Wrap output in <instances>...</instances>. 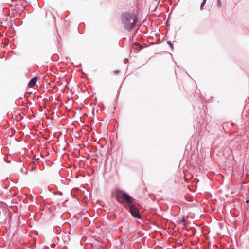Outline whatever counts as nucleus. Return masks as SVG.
Wrapping results in <instances>:
<instances>
[{
  "label": "nucleus",
  "instance_id": "8",
  "mask_svg": "<svg viewBox=\"0 0 249 249\" xmlns=\"http://www.w3.org/2000/svg\"><path fill=\"white\" fill-rule=\"evenodd\" d=\"M180 221L182 222H184L185 221V218L184 217H183L182 218H180Z\"/></svg>",
  "mask_w": 249,
  "mask_h": 249
},
{
  "label": "nucleus",
  "instance_id": "5",
  "mask_svg": "<svg viewBox=\"0 0 249 249\" xmlns=\"http://www.w3.org/2000/svg\"><path fill=\"white\" fill-rule=\"evenodd\" d=\"M175 210H177V212H178L180 211V208L178 207L177 205H174L172 206V211Z\"/></svg>",
  "mask_w": 249,
  "mask_h": 249
},
{
  "label": "nucleus",
  "instance_id": "10",
  "mask_svg": "<svg viewBox=\"0 0 249 249\" xmlns=\"http://www.w3.org/2000/svg\"><path fill=\"white\" fill-rule=\"evenodd\" d=\"M39 160V158H36V156H35V160L37 161Z\"/></svg>",
  "mask_w": 249,
  "mask_h": 249
},
{
  "label": "nucleus",
  "instance_id": "12",
  "mask_svg": "<svg viewBox=\"0 0 249 249\" xmlns=\"http://www.w3.org/2000/svg\"><path fill=\"white\" fill-rule=\"evenodd\" d=\"M119 72V71H115V73H118Z\"/></svg>",
  "mask_w": 249,
  "mask_h": 249
},
{
  "label": "nucleus",
  "instance_id": "3",
  "mask_svg": "<svg viewBox=\"0 0 249 249\" xmlns=\"http://www.w3.org/2000/svg\"><path fill=\"white\" fill-rule=\"evenodd\" d=\"M126 208L129 210L133 217L138 219L141 218V215L139 213V210L135 204H132L129 206H126Z\"/></svg>",
  "mask_w": 249,
  "mask_h": 249
},
{
  "label": "nucleus",
  "instance_id": "6",
  "mask_svg": "<svg viewBox=\"0 0 249 249\" xmlns=\"http://www.w3.org/2000/svg\"><path fill=\"white\" fill-rule=\"evenodd\" d=\"M23 165L21 163H19L18 164V167L19 168H20V169H21V171L22 172H23Z\"/></svg>",
  "mask_w": 249,
  "mask_h": 249
},
{
  "label": "nucleus",
  "instance_id": "13",
  "mask_svg": "<svg viewBox=\"0 0 249 249\" xmlns=\"http://www.w3.org/2000/svg\"><path fill=\"white\" fill-rule=\"evenodd\" d=\"M25 174H27V171H26V172H25Z\"/></svg>",
  "mask_w": 249,
  "mask_h": 249
},
{
  "label": "nucleus",
  "instance_id": "1",
  "mask_svg": "<svg viewBox=\"0 0 249 249\" xmlns=\"http://www.w3.org/2000/svg\"><path fill=\"white\" fill-rule=\"evenodd\" d=\"M122 24L124 28L127 31H131L138 21V18L133 13L124 12L121 15Z\"/></svg>",
  "mask_w": 249,
  "mask_h": 249
},
{
  "label": "nucleus",
  "instance_id": "11",
  "mask_svg": "<svg viewBox=\"0 0 249 249\" xmlns=\"http://www.w3.org/2000/svg\"><path fill=\"white\" fill-rule=\"evenodd\" d=\"M167 43L171 47V41L169 40L167 41Z\"/></svg>",
  "mask_w": 249,
  "mask_h": 249
},
{
  "label": "nucleus",
  "instance_id": "4",
  "mask_svg": "<svg viewBox=\"0 0 249 249\" xmlns=\"http://www.w3.org/2000/svg\"><path fill=\"white\" fill-rule=\"evenodd\" d=\"M38 79L39 78L37 77H35L32 78L28 83V87L30 88L33 87Z\"/></svg>",
  "mask_w": 249,
  "mask_h": 249
},
{
  "label": "nucleus",
  "instance_id": "9",
  "mask_svg": "<svg viewBox=\"0 0 249 249\" xmlns=\"http://www.w3.org/2000/svg\"><path fill=\"white\" fill-rule=\"evenodd\" d=\"M160 0H155V1H156V5L157 6L158 3L160 2Z\"/></svg>",
  "mask_w": 249,
  "mask_h": 249
},
{
  "label": "nucleus",
  "instance_id": "2",
  "mask_svg": "<svg viewBox=\"0 0 249 249\" xmlns=\"http://www.w3.org/2000/svg\"><path fill=\"white\" fill-rule=\"evenodd\" d=\"M116 198L120 203H126L127 206L133 204V198L129 194L119 189L116 190Z\"/></svg>",
  "mask_w": 249,
  "mask_h": 249
},
{
  "label": "nucleus",
  "instance_id": "7",
  "mask_svg": "<svg viewBox=\"0 0 249 249\" xmlns=\"http://www.w3.org/2000/svg\"><path fill=\"white\" fill-rule=\"evenodd\" d=\"M207 0H203L202 3L201 4V9H202V7L205 4Z\"/></svg>",
  "mask_w": 249,
  "mask_h": 249
}]
</instances>
